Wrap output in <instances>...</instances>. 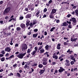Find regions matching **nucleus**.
I'll return each instance as SVG.
<instances>
[{
	"instance_id": "nucleus-61",
	"label": "nucleus",
	"mask_w": 78,
	"mask_h": 78,
	"mask_svg": "<svg viewBox=\"0 0 78 78\" xmlns=\"http://www.w3.org/2000/svg\"><path fill=\"white\" fill-rule=\"evenodd\" d=\"M55 70V69H51V72H54V70Z\"/></svg>"
},
{
	"instance_id": "nucleus-57",
	"label": "nucleus",
	"mask_w": 78,
	"mask_h": 78,
	"mask_svg": "<svg viewBox=\"0 0 78 78\" xmlns=\"http://www.w3.org/2000/svg\"><path fill=\"white\" fill-rule=\"evenodd\" d=\"M63 44L65 46H66V45H67V42H64Z\"/></svg>"
},
{
	"instance_id": "nucleus-37",
	"label": "nucleus",
	"mask_w": 78,
	"mask_h": 78,
	"mask_svg": "<svg viewBox=\"0 0 78 78\" xmlns=\"http://www.w3.org/2000/svg\"><path fill=\"white\" fill-rule=\"evenodd\" d=\"M5 57H3L2 58H1V61H2V62H3V61H5Z\"/></svg>"
},
{
	"instance_id": "nucleus-4",
	"label": "nucleus",
	"mask_w": 78,
	"mask_h": 78,
	"mask_svg": "<svg viewBox=\"0 0 78 78\" xmlns=\"http://www.w3.org/2000/svg\"><path fill=\"white\" fill-rule=\"evenodd\" d=\"M28 48L27 45L26 44H23V46H22V51H25L27 50V49Z\"/></svg>"
},
{
	"instance_id": "nucleus-16",
	"label": "nucleus",
	"mask_w": 78,
	"mask_h": 78,
	"mask_svg": "<svg viewBox=\"0 0 78 78\" xmlns=\"http://www.w3.org/2000/svg\"><path fill=\"white\" fill-rule=\"evenodd\" d=\"M36 52H37V51H32V52L31 53V55H32V56H34V55H36L35 54H36Z\"/></svg>"
},
{
	"instance_id": "nucleus-39",
	"label": "nucleus",
	"mask_w": 78,
	"mask_h": 78,
	"mask_svg": "<svg viewBox=\"0 0 78 78\" xmlns=\"http://www.w3.org/2000/svg\"><path fill=\"white\" fill-rule=\"evenodd\" d=\"M24 69H27V68H28V65L27 64H26L25 65V66L24 67Z\"/></svg>"
},
{
	"instance_id": "nucleus-56",
	"label": "nucleus",
	"mask_w": 78,
	"mask_h": 78,
	"mask_svg": "<svg viewBox=\"0 0 78 78\" xmlns=\"http://www.w3.org/2000/svg\"><path fill=\"white\" fill-rule=\"evenodd\" d=\"M3 56H4V54H0V58H1V57H3Z\"/></svg>"
},
{
	"instance_id": "nucleus-2",
	"label": "nucleus",
	"mask_w": 78,
	"mask_h": 78,
	"mask_svg": "<svg viewBox=\"0 0 78 78\" xmlns=\"http://www.w3.org/2000/svg\"><path fill=\"white\" fill-rule=\"evenodd\" d=\"M10 9H11V7H7L5 9L4 11V15H6L7 14H8V12H9Z\"/></svg>"
},
{
	"instance_id": "nucleus-54",
	"label": "nucleus",
	"mask_w": 78,
	"mask_h": 78,
	"mask_svg": "<svg viewBox=\"0 0 78 78\" xmlns=\"http://www.w3.org/2000/svg\"><path fill=\"white\" fill-rule=\"evenodd\" d=\"M25 11H28V8H25Z\"/></svg>"
},
{
	"instance_id": "nucleus-17",
	"label": "nucleus",
	"mask_w": 78,
	"mask_h": 78,
	"mask_svg": "<svg viewBox=\"0 0 78 78\" xmlns=\"http://www.w3.org/2000/svg\"><path fill=\"white\" fill-rule=\"evenodd\" d=\"M56 10L55 9H53L52 10L51 13L52 14H55V13H56Z\"/></svg>"
},
{
	"instance_id": "nucleus-24",
	"label": "nucleus",
	"mask_w": 78,
	"mask_h": 78,
	"mask_svg": "<svg viewBox=\"0 0 78 78\" xmlns=\"http://www.w3.org/2000/svg\"><path fill=\"white\" fill-rule=\"evenodd\" d=\"M38 67L39 68H42V67H43V65L42 64H39L38 65Z\"/></svg>"
},
{
	"instance_id": "nucleus-32",
	"label": "nucleus",
	"mask_w": 78,
	"mask_h": 78,
	"mask_svg": "<svg viewBox=\"0 0 78 78\" xmlns=\"http://www.w3.org/2000/svg\"><path fill=\"white\" fill-rule=\"evenodd\" d=\"M1 53H2V54L4 55V54H5V52L4 50H2L1 52Z\"/></svg>"
},
{
	"instance_id": "nucleus-62",
	"label": "nucleus",
	"mask_w": 78,
	"mask_h": 78,
	"mask_svg": "<svg viewBox=\"0 0 78 78\" xmlns=\"http://www.w3.org/2000/svg\"><path fill=\"white\" fill-rule=\"evenodd\" d=\"M44 35L45 36H46L47 34V31H45L44 32Z\"/></svg>"
},
{
	"instance_id": "nucleus-29",
	"label": "nucleus",
	"mask_w": 78,
	"mask_h": 78,
	"mask_svg": "<svg viewBox=\"0 0 78 78\" xmlns=\"http://www.w3.org/2000/svg\"><path fill=\"white\" fill-rule=\"evenodd\" d=\"M14 58V55H12L9 57V59H12V58Z\"/></svg>"
},
{
	"instance_id": "nucleus-30",
	"label": "nucleus",
	"mask_w": 78,
	"mask_h": 78,
	"mask_svg": "<svg viewBox=\"0 0 78 78\" xmlns=\"http://www.w3.org/2000/svg\"><path fill=\"white\" fill-rule=\"evenodd\" d=\"M55 27H53L50 30V31L51 32H52V31H53V30H55Z\"/></svg>"
},
{
	"instance_id": "nucleus-46",
	"label": "nucleus",
	"mask_w": 78,
	"mask_h": 78,
	"mask_svg": "<svg viewBox=\"0 0 78 78\" xmlns=\"http://www.w3.org/2000/svg\"><path fill=\"white\" fill-rule=\"evenodd\" d=\"M31 27H32V26H33L34 25V24H33V23H32V22L30 23V25H29Z\"/></svg>"
},
{
	"instance_id": "nucleus-59",
	"label": "nucleus",
	"mask_w": 78,
	"mask_h": 78,
	"mask_svg": "<svg viewBox=\"0 0 78 78\" xmlns=\"http://www.w3.org/2000/svg\"><path fill=\"white\" fill-rule=\"evenodd\" d=\"M47 56L48 58H50V55H48V54H47Z\"/></svg>"
},
{
	"instance_id": "nucleus-34",
	"label": "nucleus",
	"mask_w": 78,
	"mask_h": 78,
	"mask_svg": "<svg viewBox=\"0 0 78 78\" xmlns=\"http://www.w3.org/2000/svg\"><path fill=\"white\" fill-rule=\"evenodd\" d=\"M47 62H43V64L44 65H47Z\"/></svg>"
},
{
	"instance_id": "nucleus-42",
	"label": "nucleus",
	"mask_w": 78,
	"mask_h": 78,
	"mask_svg": "<svg viewBox=\"0 0 78 78\" xmlns=\"http://www.w3.org/2000/svg\"><path fill=\"white\" fill-rule=\"evenodd\" d=\"M49 17H50V19H52V18H53V16L52 14H51L49 16Z\"/></svg>"
},
{
	"instance_id": "nucleus-60",
	"label": "nucleus",
	"mask_w": 78,
	"mask_h": 78,
	"mask_svg": "<svg viewBox=\"0 0 78 78\" xmlns=\"http://www.w3.org/2000/svg\"><path fill=\"white\" fill-rule=\"evenodd\" d=\"M19 45V44H15V46L16 47H18Z\"/></svg>"
},
{
	"instance_id": "nucleus-53",
	"label": "nucleus",
	"mask_w": 78,
	"mask_h": 78,
	"mask_svg": "<svg viewBox=\"0 0 78 78\" xmlns=\"http://www.w3.org/2000/svg\"><path fill=\"white\" fill-rule=\"evenodd\" d=\"M5 56L6 57H8V56H9V53H7L5 55Z\"/></svg>"
},
{
	"instance_id": "nucleus-43",
	"label": "nucleus",
	"mask_w": 78,
	"mask_h": 78,
	"mask_svg": "<svg viewBox=\"0 0 78 78\" xmlns=\"http://www.w3.org/2000/svg\"><path fill=\"white\" fill-rule=\"evenodd\" d=\"M43 61L45 62H47V59L46 58H44L43 59Z\"/></svg>"
},
{
	"instance_id": "nucleus-44",
	"label": "nucleus",
	"mask_w": 78,
	"mask_h": 78,
	"mask_svg": "<svg viewBox=\"0 0 78 78\" xmlns=\"http://www.w3.org/2000/svg\"><path fill=\"white\" fill-rule=\"evenodd\" d=\"M35 49V51H37V49H38V48L37 47H35L34 48Z\"/></svg>"
},
{
	"instance_id": "nucleus-48",
	"label": "nucleus",
	"mask_w": 78,
	"mask_h": 78,
	"mask_svg": "<svg viewBox=\"0 0 78 78\" xmlns=\"http://www.w3.org/2000/svg\"><path fill=\"white\" fill-rule=\"evenodd\" d=\"M38 31V29H35L34 30V32H37Z\"/></svg>"
},
{
	"instance_id": "nucleus-7",
	"label": "nucleus",
	"mask_w": 78,
	"mask_h": 78,
	"mask_svg": "<svg viewBox=\"0 0 78 78\" xmlns=\"http://www.w3.org/2000/svg\"><path fill=\"white\" fill-rule=\"evenodd\" d=\"M67 23L69 24V25L68 26V28L69 29L72 28V24H71V22L67 21Z\"/></svg>"
},
{
	"instance_id": "nucleus-35",
	"label": "nucleus",
	"mask_w": 78,
	"mask_h": 78,
	"mask_svg": "<svg viewBox=\"0 0 78 78\" xmlns=\"http://www.w3.org/2000/svg\"><path fill=\"white\" fill-rule=\"evenodd\" d=\"M70 64L71 65H73L75 64V62L74 61H71L70 62Z\"/></svg>"
},
{
	"instance_id": "nucleus-3",
	"label": "nucleus",
	"mask_w": 78,
	"mask_h": 78,
	"mask_svg": "<svg viewBox=\"0 0 78 78\" xmlns=\"http://www.w3.org/2000/svg\"><path fill=\"white\" fill-rule=\"evenodd\" d=\"M26 54V52L23 54H22L21 52H20L18 55H17V56L20 59H22L23 57Z\"/></svg>"
},
{
	"instance_id": "nucleus-25",
	"label": "nucleus",
	"mask_w": 78,
	"mask_h": 78,
	"mask_svg": "<svg viewBox=\"0 0 78 78\" xmlns=\"http://www.w3.org/2000/svg\"><path fill=\"white\" fill-rule=\"evenodd\" d=\"M30 22L28 21H27V23H26V25L27 26H29V25H30Z\"/></svg>"
},
{
	"instance_id": "nucleus-1",
	"label": "nucleus",
	"mask_w": 78,
	"mask_h": 78,
	"mask_svg": "<svg viewBox=\"0 0 78 78\" xmlns=\"http://www.w3.org/2000/svg\"><path fill=\"white\" fill-rule=\"evenodd\" d=\"M69 21H70V22H72V21L73 22V24L74 26L76 24L77 21H76V18L75 17L71 18V19L69 20Z\"/></svg>"
},
{
	"instance_id": "nucleus-64",
	"label": "nucleus",
	"mask_w": 78,
	"mask_h": 78,
	"mask_svg": "<svg viewBox=\"0 0 78 78\" xmlns=\"http://www.w3.org/2000/svg\"><path fill=\"white\" fill-rule=\"evenodd\" d=\"M60 59V61H63V60H64V58H61Z\"/></svg>"
},
{
	"instance_id": "nucleus-40",
	"label": "nucleus",
	"mask_w": 78,
	"mask_h": 78,
	"mask_svg": "<svg viewBox=\"0 0 78 78\" xmlns=\"http://www.w3.org/2000/svg\"><path fill=\"white\" fill-rule=\"evenodd\" d=\"M63 56H64L63 55H62L61 56H59L58 58V59H60L62 58Z\"/></svg>"
},
{
	"instance_id": "nucleus-27",
	"label": "nucleus",
	"mask_w": 78,
	"mask_h": 78,
	"mask_svg": "<svg viewBox=\"0 0 78 78\" xmlns=\"http://www.w3.org/2000/svg\"><path fill=\"white\" fill-rule=\"evenodd\" d=\"M33 25H35L36 23H37V21L36 20H33Z\"/></svg>"
},
{
	"instance_id": "nucleus-8",
	"label": "nucleus",
	"mask_w": 78,
	"mask_h": 78,
	"mask_svg": "<svg viewBox=\"0 0 78 78\" xmlns=\"http://www.w3.org/2000/svg\"><path fill=\"white\" fill-rule=\"evenodd\" d=\"M67 22H64L62 23V25H61V27H67L68 26L69 24L67 23Z\"/></svg>"
},
{
	"instance_id": "nucleus-21",
	"label": "nucleus",
	"mask_w": 78,
	"mask_h": 78,
	"mask_svg": "<svg viewBox=\"0 0 78 78\" xmlns=\"http://www.w3.org/2000/svg\"><path fill=\"white\" fill-rule=\"evenodd\" d=\"M53 58H54V59H58V56H57V55H53Z\"/></svg>"
},
{
	"instance_id": "nucleus-15",
	"label": "nucleus",
	"mask_w": 78,
	"mask_h": 78,
	"mask_svg": "<svg viewBox=\"0 0 78 78\" xmlns=\"http://www.w3.org/2000/svg\"><path fill=\"white\" fill-rule=\"evenodd\" d=\"M31 17V14H28L26 16V18L27 19H28Z\"/></svg>"
},
{
	"instance_id": "nucleus-5",
	"label": "nucleus",
	"mask_w": 78,
	"mask_h": 78,
	"mask_svg": "<svg viewBox=\"0 0 78 78\" xmlns=\"http://www.w3.org/2000/svg\"><path fill=\"white\" fill-rule=\"evenodd\" d=\"M66 62L65 63V65L67 67H69L70 65V61L69 60H66Z\"/></svg>"
},
{
	"instance_id": "nucleus-58",
	"label": "nucleus",
	"mask_w": 78,
	"mask_h": 78,
	"mask_svg": "<svg viewBox=\"0 0 78 78\" xmlns=\"http://www.w3.org/2000/svg\"><path fill=\"white\" fill-rule=\"evenodd\" d=\"M8 30L9 31H10V30H11V26H10L9 27H8Z\"/></svg>"
},
{
	"instance_id": "nucleus-63",
	"label": "nucleus",
	"mask_w": 78,
	"mask_h": 78,
	"mask_svg": "<svg viewBox=\"0 0 78 78\" xmlns=\"http://www.w3.org/2000/svg\"><path fill=\"white\" fill-rule=\"evenodd\" d=\"M59 22H60V21H59V20H58L56 21V23H59Z\"/></svg>"
},
{
	"instance_id": "nucleus-36",
	"label": "nucleus",
	"mask_w": 78,
	"mask_h": 78,
	"mask_svg": "<svg viewBox=\"0 0 78 78\" xmlns=\"http://www.w3.org/2000/svg\"><path fill=\"white\" fill-rule=\"evenodd\" d=\"M40 13V11H39V10L38 11V12H37V13L36 14L35 16H37V15H38V14H39Z\"/></svg>"
},
{
	"instance_id": "nucleus-45",
	"label": "nucleus",
	"mask_w": 78,
	"mask_h": 78,
	"mask_svg": "<svg viewBox=\"0 0 78 78\" xmlns=\"http://www.w3.org/2000/svg\"><path fill=\"white\" fill-rule=\"evenodd\" d=\"M13 66L14 68H16L17 67V64L16 63L15 64L13 65Z\"/></svg>"
},
{
	"instance_id": "nucleus-6",
	"label": "nucleus",
	"mask_w": 78,
	"mask_h": 78,
	"mask_svg": "<svg viewBox=\"0 0 78 78\" xmlns=\"http://www.w3.org/2000/svg\"><path fill=\"white\" fill-rule=\"evenodd\" d=\"M11 48L9 47H8L5 48V51H7V52H10V51H11Z\"/></svg>"
},
{
	"instance_id": "nucleus-9",
	"label": "nucleus",
	"mask_w": 78,
	"mask_h": 78,
	"mask_svg": "<svg viewBox=\"0 0 78 78\" xmlns=\"http://www.w3.org/2000/svg\"><path fill=\"white\" fill-rule=\"evenodd\" d=\"M20 27L22 28L23 29H25V28H26V26H25V24L23 23L21 24L20 25Z\"/></svg>"
},
{
	"instance_id": "nucleus-19",
	"label": "nucleus",
	"mask_w": 78,
	"mask_h": 78,
	"mask_svg": "<svg viewBox=\"0 0 78 78\" xmlns=\"http://www.w3.org/2000/svg\"><path fill=\"white\" fill-rule=\"evenodd\" d=\"M45 51V50H44V49L42 48L40 50V53H44Z\"/></svg>"
},
{
	"instance_id": "nucleus-41",
	"label": "nucleus",
	"mask_w": 78,
	"mask_h": 78,
	"mask_svg": "<svg viewBox=\"0 0 78 78\" xmlns=\"http://www.w3.org/2000/svg\"><path fill=\"white\" fill-rule=\"evenodd\" d=\"M70 58H71V59H72V60L74 58V56L73 55H71Z\"/></svg>"
},
{
	"instance_id": "nucleus-51",
	"label": "nucleus",
	"mask_w": 78,
	"mask_h": 78,
	"mask_svg": "<svg viewBox=\"0 0 78 78\" xmlns=\"http://www.w3.org/2000/svg\"><path fill=\"white\" fill-rule=\"evenodd\" d=\"M75 12L76 14H77L78 13V9H76L75 10Z\"/></svg>"
},
{
	"instance_id": "nucleus-31",
	"label": "nucleus",
	"mask_w": 78,
	"mask_h": 78,
	"mask_svg": "<svg viewBox=\"0 0 78 78\" xmlns=\"http://www.w3.org/2000/svg\"><path fill=\"white\" fill-rule=\"evenodd\" d=\"M11 33H7L6 36L8 37H9V36H11Z\"/></svg>"
},
{
	"instance_id": "nucleus-18",
	"label": "nucleus",
	"mask_w": 78,
	"mask_h": 78,
	"mask_svg": "<svg viewBox=\"0 0 78 78\" xmlns=\"http://www.w3.org/2000/svg\"><path fill=\"white\" fill-rule=\"evenodd\" d=\"M38 35V34H34L33 35V37H34V38H36V37H37V36Z\"/></svg>"
},
{
	"instance_id": "nucleus-55",
	"label": "nucleus",
	"mask_w": 78,
	"mask_h": 78,
	"mask_svg": "<svg viewBox=\"0 0 78 78\" xmlns=\"http://www.w3.org/2000/svg\"><path fill=\"white\" fill-rule=\"evenodd\" d=\"M71 16V14H68L67 15V17H68L69 18L70 17V16Z\"/></svg>"
},
{
	"instance_id": "nucleus-22",
	"label": "nucleus",
	"mask_w": 78,
	"mask_h": 78,
	"mask_svg": "<svg viewBox=\"0 0 78 78\" xmlns=\"http://www.w3.org/2000/svg\"><path fill=\"white\" fill-rule=\"evenodd\" d=\"M37 63H36L35 62H34L33 63V64H32V66H37Z\"/></svg>"
},
{
	"instance_id": "nucleus-20",
	"label": "nucleus",
	"mask_w": 78,
	"mask_h": 78,
	"mask_svg": "<svg viewBox=\"0 0 78 78\" xmlns=\"http://www.w3.org/2000/svg\"><path fill=\"white\" fill-rule=\"evenodd\" d=\"M16 76H17V77H18L19 78H20V77H21V75H20V73H16Z\"/></svg>"
},
{
	"instance_id": "nucleus-12",
	"label": "nucleus",
	"mask_w": 78,
	"mask_h": 78,
	"mask_svg": "<svg viewBox=\"0 0 78 78\" xmlns=\"http://www.w3.org/2000/svg\"><path fill=\"white\" fill-rule=\"evenodd\" d=\"M32 47H31L30 49H28L27 50V53H30V52H31V51H32V49H31L32 48Z\"/></svg>"
},
{
	"instance_id": "nucleus-23",
	"label": "nucleus",
	"mask_w": 78,
	"mask_h": 78,
	"mask_svg": "<svg viewBox=\"0 0 78 78\" xmlns=\"http://www.w3.org/2000/svg\"><path fill=\"white\" fill-rule=\"evenodd\" d=\"M43 46L44 45H43L41 46H40L38 48V50H41V49H42V48L43 47Z\"/></svg>"
},
{
	"instance_id": "nucleus-49",
	"label": "nucleus",
	"mask_w": 78,
	"mask_h": 78,
	"mask_svg": "<svg viewBox=\"0 0 78 78\" xmlns=\"http://www.w3.org/2000/svg\"><path fill=\"white\" fill-rule=\"evenodd\" d=\"M20 20H22L23 19V16H21L20 17Z\"/></svg>"
},
{
	"instance_id": "nucleus-38",
	"label": "nucleus",
	"mask_w": 78,
	"mask_h": 78,
	"mask_svg": "<svg viewBox=\"0 0 78 78\" xmlns=\"http://www.w3.org/2000/svg\"><path fill=\"white\" fill-rule=\"evenodd\" d=\"M16 30L17 31H20V30H21V29H20V27H18L16 28Z\"/></svg>"
},
{
	"instance_id": "nucleus-33",
	"label": "nucleus",
	"mask_w": 78,
	"mask_h": 78,
	"mask_svg": "<svg viewBox=\"0 0 78 78\" xmlns=\"http://www.w3.org/2000/svg\"><path fill=\"white\" fill-rule=\"evenodd\" d=\"M9 76H12L13 75H14V74H13V73H10V74H8Z\"/></svg>"
},
{
	"instance_id": "nucleus-14",
	"label": "nucleus",
	"mask_w": 78,
	"mask_h": 78,
	"mask_svg": "<svg viewBox=\"0 0 78 78\" xmlns=\"http://www.w3.org/2000/svg\"><path fill=\"white\" fill-rule=\"evenodd\" d=\"M44 70H42L41 69L40 70V71L39 72V73H40V74H43L44 73V72H45V69L44 68Z\"/></svg>"
},
{
	"instance_id": "nucleus-50",
	"label": "nucleus",
	"mask_w": 78,
	"mask_h": 78,
	"mask_svg": "<svg viewBox=\"0 0 78 78\" xmlns=\"http://www.w3.org/2000/svg\"><path fill=\"white\" fill-rule=\"evenodd\" d=\"M52 3V0H50L48 2V4H50L51 3Z\"/></svg>"
},
{
	"instance_id": "nucleus-13",
	"label": "nucleus",
	"mask_w": 78,
	"mask_h": 78,
	"mask_svg": "<svg viewBox=\"0 0 78 78\" xmlns=\"http://www.w3.org/2000/svg\"><path fill=\"white\" fill-rule=\"evenodd\" d=\"M57 48L58 50L61 49V44L59 43L58 44L57 46Z\"/></svg>"
},
{
	"instance_id": "nucleus-26",
	"label": "nucleus",
	"mask_w": 78,
	"mask_h": 78,
	"mask_svg": "<svg viewBox=\"0 0 78 78\" xmlns=\"http://www.w3.org/2000/svg\"><path fill=\"white\" fill-rule=\"evenodd\" d=\"M70 40H71V42H76V40H75V38L73 39L71 38Z\"/></svg>"
},
{
	"instance_id": "nucleus-47",
	"label": "nucleus",
	"mask_w": 78,
	"mask_h": 78,
	"mask_svg": "<svg viewBox=\"0 0 78 78\" xmlns=\"http://www.w3.org/2000/svg\"><path fill=\"white\" fill-rule=\"evenodd\" d=\"M43 11H44V12H47V8H45Z\"/></svg>"
},
{
	"instance_id": "nucleus-52",
	"label": "nucleus",
	"mask_w": 78,
	"mask_h": 78,
	"mask_svg": "<svg viewBox=\"0 0 78 78\" xmlns=\"http://www.w3.org/2000/svg\"><path fill=\"white\" fill-rule=\"evenodd\" d=\"M78 70V68H75L73 69L74 71H76V70Z\"/></svg>"
},
{
	"instance_id": "nucleus-10",
	"label": "nucleus",
	"mask_w": 78,
	"mask_h": 78,
	"mask_svg": "<svg viewBox=\"0 0 78 78\" xmlns=\"http://www.w3.org/2000/svg\"><path fill=\"white\" fill-rule=\"evenodd\" d=\"M44 48L46 50H47L48 51V50H50V49H49V45L48 44L46 45Z\"/></svg>"
},
{
	"instance_id": "nucleus-11",
	"label": "nucleus",
	"mask_w": 78,
	"mask_h": 78,
	"mask_svg": "<svg viewBox=\"0 0 78 78\" xmlns=\"http://www.w3.org/2000/svg\"><path fill=\"white\" fill-rule=\"evenodd\" d=\"M60 69L58 70V72L59 73H62L63 71V68H62V67H60Z\"/></svg>"
},
{
	"instance_id": "nucleus-28",
	"label": "nucleus",
	"mask_w": 78,
	"mask_h": 78,
	"mask_svg": "<svg viewBox=\"0 0 78 78\" xmlns=\"http://www.w3.org/2000/svg\"><path fill=\"white\" fill-rule=\"evenodd\" d=\"M32 30H30V32H29V33L27 34L28 35L30 36V35H31V31H32Z\"/></svg>"
}]
</instances>
